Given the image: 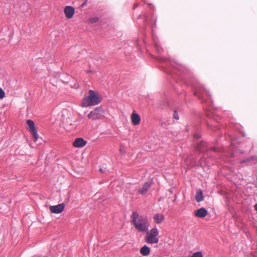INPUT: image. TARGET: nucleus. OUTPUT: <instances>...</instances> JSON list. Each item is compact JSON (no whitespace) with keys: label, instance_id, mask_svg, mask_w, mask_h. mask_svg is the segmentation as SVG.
<instances>
[{"label":"nucleus","instance_id":"nucleus-19","mask_svg":"<svg viewBox=\"0 0 257 257\" xmlns=\"http://www.w3.org/2000/svg\"><path fill=\"white\" fill-rule=\"evenodd\" d=\"M98 20V18H97V17H94V18H90L89 19V21L92 23H95L96 22H97Z\"/></svg>","mask_w":257,"mask_h":257},{"label":"nucleus","instance_id":"nucleus-25","mask_svg":"<svg viewBox=\"0 0 257 257\" xmlns=\"http://www.w3.org/2000/svg\"><path fill=\"white\" fill-rule=\"evenodd\" d=\"M195 137L196 138H199V137L198 136H195Z\"/></svg>","mask_w":257,"mask_h":257},{"label":"nucleus","instance_id":"nucleus-22","mask_svg":"<svg viewBox=\"0 0 257 257\" xmlns=\"http://www.w3.org/2000/svg\"><path fill=\"white\" fill-rule=\"evenodd\" d=\"M173 117L176 119H179V116H178L176 111H174Z\"/></svg>","mask_w":257,"mask_h":257},{"label":"nucleus","instance_id":"nucleus-18","mask_svg":"<svg viewBox=\"0 0 257 257\" xmlns=\"http://www.w3.org/2000/svg\"><path fill=\"white\" fill-rule=\"evenodd\" d=\"M5 96V91L0 88V99H3Z\"/></svg>","mask_w":257,"mask_h":257},{"label":"nucleus","instance_id":"nucleus-20","mask_svg":"<svg viewBox=\"0 0 257 257\" xmlns=\"http://www.w3.org/2000/svg\"><path fill=\"white\" fill-rule=\"evenodd\" d=\"M255 159H256V158L255 157H251L250 158L247 159L246 160L241 161V162L243 163V162H245V161H249L250 160H255Z\"/></svg>","mask_w":257,"mask_h":257},{"label":"nucleus","instance_id":"nucleus-10","mask_svg":"<svg viewBox=\"0 0 257 257\" xmlns=\"http://www.w3.org/2000/svg\"><path fill=\"white\" fill-rule=\"evenodd\" d=\"M75 118L73 115L71 114L65 120H64V124L66 127L74 126L75 125Z\"/></svg>","mask_w":257,"mask_h":257},{"label":"nucleus","instance_id":"nucleus-12","mask_svg":"<svg viewBox=\"0 0 257 257\" xmlns=\"http://www.w3.org/2000/svg\"><path fill=\"white\" fill-rule=\"evenodd\" d=\"M207 214V210L204 208H201L196 211L195 215L199 218H203Z\"/></svg>","mask_w":257,"mask_h":257},{"label":"nucleus","instance_id":"nucleus-24","mask_svg":"<svg viewBox=\"0 0 257 257\" xmlns=\"http://www.w3.org/2000/svg\"><path fill=\"white\" fill-rule=\"evenodd\" d=\"M87 73H91V70H89V71H87Z\"/></svg>","mask_w":257,"mask_h":257},{"label":"nucleus","instance_id":"nucleus-3","mask_svg":"<svg viewBox=\"0 0 257 257\" xmlns=\"http://www.w3.org/2000/svg\"><path fill=\"white\" fill-rule=\"evenodd\" d=\"M158 234V230L156 228H153L146 232L145 240L148 243H157L159 241V239L157 237Z\"/></svg>","mask_w":257,"mask_h":257},{"label":"nucleus","instance_id":"nucleus-1","mask_svg":"<svg viewBox=\"0 0 257 257\" xmlns=\"http://www.w3.org/2000/svg\"><path fill=\"white\" fill-rule=\"evenodd\" d=\"M131 218L135 227L140 232L147 231L149 228V222L146 217L140 216L137 212H133Z\"/></svg>","mask_w":257,"mask_h":257},{"label":"nucleus","instance_id":"nucleus-8","mask_svg":"<svg viewBox=\"0 0 257 257\" xmlns=\"http://www.w3.org/2000/svg\"><path fill=\"white\" fill-rule=\"evenodd\" d=\"M86 144V142L81 138L76 139L73 143V146L75 148H81L84 147Z\"/></svg>","mask_w":257,"mask_h":257},{"label":"nucleus","instance_id":"nucleus-6","mask_svg":"<svg viewBox=\"0 0 257 257\" xmlns=\"http://www.w3.org/2000/svg\"><path fill=\"white\" fill-rule=\"evenodd\" d=\"M65 207V204L61 203L55 206H50L49 209L50 211L53 213L58 214L62 212Z\"/></svg>","mask_w":257,"mask_h":257},{"label":"nucleus","instance_id":"nucleus-23","mask_svg":"<svg viewBox=\"0 0 257 257\" xmlns=\"http://www.w3.org/2000/svg\"><path fill=\"white\" fill-rule=\"evenodd\" d=\"M86 4V1H85V2H84L82 5H81V7H84Z\"/></svg>","mask_w":257,"mask_h":257},{"label":"nucleus","instance_id":"nucleus-14","mask_svg":"<svg viewBox=\"0 0 257 257\" xmlns=\"http://www.w3.org/2000/svg\"><path fill=\"white\" fill-rule=\"evenodd\" d=\"M140 253L144 256L148 255L150 253V248L147 245H144L140 249Z\"/></svg>","mask_w":257,"mask_h":257},{"label":"nucleus","instance_id":"nucleus-2","mask_svg":"<svg viewBox=\"0 0 257 257\" xmlns=\"http://www.w3.org/2000/svg\"><path fill=\"white\" fill-rule=\"evenodd\" d=\"M101 101V97L93 90H89L88 95L82 99L80 105L82 107L94 106L98 104Z\"/></svg>","mask_w":257,"mask_h":257},{"label":"nucleus","instance_id":"nucleus-7","mask_svg":"<svg viewBox=\"0 0 257 257\" xmlns=\"http://www.w3.org/2000/svg\"><path fill=\"white\" fill-rule=\"evenodd\" d=\"M64 13L67 19H71L74 14L75 9L71 6H66L64 8Z\"/></svg>","mask_w":257,"mask_h":257},{"label":"nucleus","instance_id":"nucleus-9","mask_svg":"<svg viewBox=\"0 0 257 257\" xmlns=\"http://www.w3.org/2000/svg\"><path fill=\"white\" fill-rule=\"evenodd\" d=\"M131 119L132 123L135 125L139 124L141 121L140 116L135 111L132 113L131 116Z\"/></svg>","mask_w":257,"mask_h":257},{"label":"nucleus","instance_id":"nucleus-17","mask_svg":"<svg viewBox=\"0 0 257 257\" xmlns=\"http://www.w3.org/2000/svg\"><path fill=\"white\" fill-rule=\"evenodd\" d=\"M191 257H203L202 253L200 251L194 253Z\"/></svg>","mask_w":257,"mask_h":257},{"label":"nucleus","instance_id":"nucleus-16","mask_svg":"<svg viewBox=\"0 0 257 257\" xmlns=\"http://www.w3.org/2000/svg\"><path fill=\"white\" fill-rule=\"evenodd\" d=\"M206 146V143L205 142H201L200 144L197 146V149L199 151H203V147Z\"/></svg>","mask_w":257,"mask_h":257},{"label":"nucleus","instance_id":"nucleus-4","mask_svg":"<svg viewBox=\"0 0 257 257\" xmlns=\"http://www.w3.org/2000/svg\"><path fill=\"white\" fill-rule=\"evenodd\" d=\"M103 110L100 107L95 108L93 110L90 111L87 115V117L89 119L93 120L99 119L102 118Z\"/></svg>","mask_w":257,"mask_h":257},{"label":"nucleus","instance_id":"nucleus-26","mask_svg":"<svg viewBox=\"0 0 257 257\" xmlns=\"http://www.w3.org/2000/svg\"><path fill=\"white\" fill-rule=\"evenodd\" d=\"M99 171H100V172H102V169H99Z\"/></svg>","mask_w":257,"mask_h":257},{"label":"nucleus","instance_id":"nucleus-13","mask_svg":"<svg viewBox=\"0 0 257 257\" xmlns=\"http://www.w3.org/2000/svg\"><path fill=\"white\" fill-rule=\"evenodd\" d=\"M154 219L156 223L159 224L164 220V216L162 214L157 213L155 214Z\"/></svg>","mask_w":257,"mask_h":257},{"label":"nucleus","instance_id":"nucleus-21","mask_svg":"<svg viewBox=\"0 0 257 257\" xmlns=\"http://www.w3.org/2000/svg\"><path fill=\"white\" fill-rule=\"evenodd\" d=\"M194 95L197 96L200 99H202L203 98V96H201L198 91L195 92Z\"/></svg>","mask_w":257,"mask_h":257},{"label":"nucleus","instance_id":"nucleus-5","mask_svg":"<svg viewBox=\"0 0 257 257\" xmlns=\"http://www.w3.org/2000/svg\"><path fill=\"white\" fill-rule=\"evenodd\" d=\"M26 123L28 126L29 130L30 131L33 137L34 141L36 142L38 139V135L37 133L34 121L31 119H28Z\"/></svg>","mask_w":257,"mask_h":257},{"label":"nucleus","instance_id":"nucleus-15","mask_svg":"<svg viewBox=\"0 0 257 257\" xmlns=\"http://www.w3.org/2000/svg\"><path fill=\"white\" fill-rule=\"evenodd\" d=\"M195 199L197 202H199L203 200V193L201 190H199L195 196Z\"/></svg>","mask_w":257,"mask_h":257},{"label":"nucleus","instance_id":"nucleus-11","mask_svg":"<svg viewBox=\"0 0 257 257\" xmlns=\"http://www.w3.org/2000/svg\"><path fill=\"white\" fill-rule=\"evenodd\" d=\"M151 185V183L150 182H146L143 186L142 188H140L138 192L140 194L145 195L148 192L149 189Z\"/></svg>","mask_w":257,"mask_h":257}]
</instances>
